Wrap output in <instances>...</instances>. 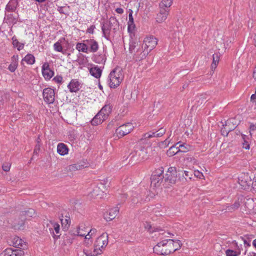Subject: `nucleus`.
Masks as SVG:
<instances>
[{
    "label": "nucleus",
    "instance_id": "34",
    "mask_svg": "<svg viewBox=\"0 0 256 256\" xmlns=\"http://www.w3.org/2000/svg\"><path fill=\"white\" fill-rule=\"evenodd\" d=\"M134 44H135V43H134V44L132 43V44H130V48H129V50H130V52L132 54L134 53V58L136 59V60H138L136 59L135 54H137L138 53L136 52H137V50H138V54L137 55V56H139L140 53L142 52V50H139V49L137 48L136 50H135V48H136V46H135Z\"/></svg>",
    "mask_w": 256,
    "mask_h": 256
},
{
    "label": "nucleus",
    "instance_id": "36",
    "mask_svg": "<svg viewBox=\"0 0 256 256\" xmlns=\"http://www.w3.org/2000/svg\"><path fill=\"white\" fill-rule=\"evenodd\" d=\"M240 202L239 200L236 201L234 203L230 206H228L226 210L228 212H232L237 210L240 206Z\"/></svg>",
    "mask_w": 256,
    "mask_h": 256
},
{
    "label": "nucleus",
    "instance_id": "59",
    "mask_svg": "<svg viewBox=\"0 0 256 256\" xmlns=\"http://www.w3.org/2000/svg\"><path fill=\"white\" fill-rule=\"evenodd\" d=\"M40 144H36V145L35 148H34V154H38V152L40 150Z\"/></svg>",
    "mask_w": 256,
    "mask_h": 256
},
{
    "label": "nucleus",
    "instance_id": "10",
    "mask_svg": "<svg viewBox=\"0 0 256 256\" xmlns=\"http://www.w3.org/2000/svg\"><path fill=\"white\" fill-rule=\"evenodd\" d=\"M168 249L164 250L165 254H170L176 250H178L181 247V244L179 240H167Z\"/></svg>",
    "mask_w": 256,
    "mask_h": 256
},
{
    "label": "nucleus",
    "instance_id": "15",
    "mask_svg": "<svg viewBox=\"0 0 256 256\" xmlns=\"http://www.w3.org/2000/svg\"><path fill=\"white\" fill-rule=\"evenodd\" d=\"M146 154V152L144 148H140L138 150L132 152L129 155L130 160L132 158L136 159V160H144V156L143 155Z\"/></svg>",
    "mask_w": 256,
    "mask_h": 256
},
{
    "label": "nucleus",
    "instance_id": "35",
    "mask_svg": "<svg viewBox=\"0 0 256 256\" xmlns=\"http://www.w3.org/2000/svg\"><path fill=\"white\" fill-rule=\"evenodd\" d=\"M76 49L79 52L87 53L88 48L86 44L78 42L76 45Z\"/></svg>",
    "mask_w": 256,
    "mask_h": 256
},
{
    "label": "nucleus",
    "instance_id": "33",
    "mask_svg": "<svg viewBox=\"0 0 256 256\" xmlns=\"http://www.w3.org/2000/svg\"><path fill=\"white\" fill-rule=\"evenodd\" d=\"M62 227L64 229H67L70 225V220L69 216H66L65 218H60Z\"/></svg>",
    "mask_w": 256,
    "mask_h": 256
},
{
    "label": "nucleus",
    "instance_id": "32",
    "mask_svg": "<svg viewBox=\"0 0 256 256\" xmlns=\"http://www.w3.org/2000/svg\"><path fill=\"white\" fill-rule=\"evenodd\" d=\"M24 62H26L28 64H32L35 62V58L32 54H28L22 59L21 62L22 64H23Z\"/></svg>",
    "mask_w": 256,
    "mask_h": 256
},
{
    "label": "nucleus",
    "instance_id": "47",
    "mask_svg": "<svg viewBox=\"0 0 256 256\" xmlns=\"http://www.w3.org/2000/svg\"><path fill=\"white\" fill-rule=\"evenodd\" d=\"M18 64L16 62H11V64L9 65L8 69L11 72H14L17 68Z\"/></svg>",
    "mask_w": 256,
    "mask_h": 256
},
{
    "label": "nucleus",
    "instance_id": "13",
    "mask_svg": "<svg viewBox=\"0 0 256 256\" xmlns=\"http://www.w3.org/2000/svg\"><path fill=\"white\" fill-rule=\"evenodd\" d=\"M43 98L48 104H52L54 101V92L51 88H44L42 92Z\"/></svg>",
    "mask_w": 256,
    "mask_h": 256
},
{
    "label": "nucleus",
    "instance_id": "19",
    "mask_svg": "<svg viewBox=\"0 0 256 256\" xmlns=\"http://www.w3.org/2000/svg\"><path fill=\"white\" fill-rule=\"evenodd\" d=\"M166 129L161 128L156 132H150L144 134L145 138H151L153 137H160L166 132Z\"/></svg>",
    "mask_w": 256,
    "mask_h": 256
},
{
    "label": "nucleus",
    "instance_id": "31",
    "mask_svg": "<svg viewBox=\"0 0 256 256\" xmlns=\"http://www.w3.org/2000/svg\"><path fill=\"white\" fill-rule=\"evenodd\" d=\"M173 0H162L159 4L160 8L169 10V8L172 4Z\"/></svg>",
    "mask_w": 256,
    "mask_h": 256
},
{
    "label": "nucleus",
    "instance_id": "55",
    "mask_svg": "<svg viewBox=\"0 0 256 256\" xmlns=\"http://www.w3.org/2000/svg\"><path fill=\"white\" fill-rule=\"evenodd\" d=\"M18 55H14L12 57V62H16L18 64Z\"/></svg>",
    "mask_w": 256,
    "mask_h": 256
},
{
    "label": "nucleus",
    "instance_id": "57",
    "mask_svg": "<svg viewBox=\"0 0 256 256\" xmlns=\"http://www.w3.org/2000/svg\"><path fill=\"white\" fill-rule=\"evenodd\" d=\"M170 135L168 136V138L167 139H166L164 141L162 142V145L164 144L165 145L164 147L167 146L168 145L169 143L170 142Z\"/></svg>",
    "mask_w": 256,
    "mask_h": 256
},
{
    "label": "nucleus",
    "instance_id": "26",
    "mask_svg": "<svg viewBox=\"0 0 256 256\" xmlns=\"http://www.w3.org/2000/svg\"><path fill=\"white\" fill-rule=\"evenodd\" d=\"M112 107L109 104L104 106L98 112L100 114H103L104 118H107L109 114L110 113Z\"/></svg>",
    "mask_w": 256,
    "mask_h": 256
},
{
    "label": "nucleus",
    "instance_id": "39",
    "mask_svg": "<svg viewBox=\"0 0 256 256\" xmlns=\"http://www.w3.org/2000/svg\"><path fill=\"white\" fill-rule=\"evenodd\" d=\"M206 98L202 96H201L197 98L196 102H198L197 106H201L204 104L206 102Z\"/></svg>",
    "mask_w": 256,
    "mask_h": 256
},
{
    "label": "nucleus",
    "instance_id": "12",
    "mask_svg": "<svg viewBox=\"0 0 256 256\" xmlns=\"http://www.w3.org/2000/svg\"><path fill=\"white\" fill-rule=\"evenodd\" d=\"M167 240H163L156 245L154 248V252L160 255H168L170 254H165L164 250L168 249Z\"/></svg>",
    "mask_w": 256,
    "mask_h": 256
},
{
    "label": "nucleus",
    "instance_id": "62",
    "mask_svg": "<svg viewBox=\"0 0 256 256\" xmlns=\"http://www.w3.org/2000/svg\"><path fill=\"white\" fill-rule=\"evenodd\" d=\"M88 232V233L90 236H92L96 234V230L95 228H92Z\"/></svg>",
    "mask_w": 256,
    "mask_h": 256
},
{
    "label": "nucleus",
    "instance_id": "54",
    "mask_svg": "<svg viewBox=\"0 0 256 256\" xmlns=\"http://www.w3.org/2000/svg\"><path fill=\"white\" fill-rule=\"evenodd\" d=\"M96 28V26L94 25H92L90 26V28H88L86 30V32L90 34H94V30Z\"/></svg>",
    "mask_w": 256,
    "mask_h": 256
},
{
    "label": "nucleus",
    "instance_id": "11",
    "mask_svg": "<svg viewBox=\"0 0 256 256\" xmlns=\"http://www.w3.org/2000/svg\"><path fill=\"white\" fill-rule=\"evenodd\" d=\"M48 228L49 232L52 234L53 238L54 239H58L60 236V225L54 222H50L46 226V228ZM48 231V230L46 229Z\"/></svg>",
    "mask_w": 256,
    "mask_h": 256
},
{
    "label": "nucleus",
    "instance_id": "9",
    "mask_svg": "<svg viewBox=\"0 0 256 256\" xmlns=\"http://www.w3.org/2000/svg\"><path fill=\"white\" fill-rule=\"evenodd\" d=\"M35 214V211L32 208H28L26 210L20 212V216L22 217V220L19 222H16L15 226L20 228L22 226L24 225L26 220L34 216Z\"/></svg>",
    "mask_w": 256,
    "mask_h": 256
},
{
    "label": "nucleus",
    "instance_id": "25",
    "mask_svg": "<svg viewBox=\"0 0 256 256\" xmlns=\"http://www.w3.org/2000/svg\"><path fill=\"white\" fill-rule=\"evenodd\" d=\"M86 166H84V164H73L70 165L66 168V169L68 172H73L78 170H82Z\"/></svg>",
    "mask_w": 256,
    "mask_h": 256
},
{
    "label": "nucleus",
    "instance_id": "63",
    "mask_svg": "<svg viewBox=\"0 0 256 256\" xmlns=\"http://www.w3.org/2000/svg\"><path fill=\"white\" fill-rule=\"evenodd\" d=\"M194 175L198 178H200L201 176H202V173L200 172L199 171H195Z\"/></svg>",
    "mask_w": 256,
    "mask_h": 256
},
{
    "label": "nucleus",
    "instance_id": "58",
    "mask_svg": "<svg viewBox=\"0 0 256 256\" xmlns=\"http://www.w3.org/2000/svg\"><path fill=\"white\" fill-rule=\"evenodd\" d=\"M256 130V124H251L250 126V134L252 136L251 132L254 131Z\"/></svg>",
    "mask_w": 256,
    "mask_h": 256
},
{
    "label": "nucleus",
    "instance_id": "18",
    "mask_svg": "<svg viewBox=\"0 0 256 256\" xmlns=\"http://www.w3.org/2000/svg\"><path fill=\"white\" fill-rule=\"evenodd\" d=\"M169 14V10L160 8V12L156 17V21L158 23H162L166 20Z\"/></svg>",
    "mask_w": 256,
    "mask_h": 256
},
{
    "label": "nucleus",
    "instance_id": "51",
    "mask_svg": "<svg viewBox=\"0 0 256 256\" xmlns=\"http://www.w3.org/2000/svg\"><path fill=\"white\" fill-rule=\"evenodd\" d=\"M135 28V24L134 22H128V32H132Z\"/></svg>",
    "mask_w": 256,
    "mask_h": 256
},
{
    "label": "nucleus",
    "instance_id": "23",
    "mask_svg": "<svg viewBox=\"0 0 256 256\" xmlns=\"http://www.w3.org/2000/svg\"><path fill=\"white\" fill-rule=\"evenodd\" d=\"M80 83L76 80H72L68 87L70 92H76L80 90Z\"/></svg>",
    "mask_w": 256,
    "mask_h": 256
},
{
    "label": "nucleus",
    "instance_id": "27",
    "mask_svg": "<svg viewBox=\"0 0 256 256\" xmlns=\"http://www.w3.org/2000/svg\"><path fill=\"white\" fill-rule=\"evenodd\" d=\"M91 75L96 78H99L101 76L102 70L98 66L91 68L89 70Z\"/></svg>",
    "mask_w": 256,
    "mask_h": 256
},
{
    "label": "nucleus",
    "instance_id": "6",
    "mask_svg": "<svg viewBox=\"0 0 256 256\" xmlns=\"http://www.w3.org/2000/svg\"><path fill=\"white\" fill-rule=\"evenodd\" d=\"M108 244V234L106 232L102 234L96 240L94 244V252H100V250H102L101 248L106 247Z\"/></svg>",
    "mask_w": 256,
    "mask_h": 256
},
{
    "label": "nucleus",
    "instance_id": "50",
    "mask_svg": "<svg viewBox=\"0 0 256 256\" xmlns=\"http://www.w3.org/2000/svg\"><path fill=\"white\" fill-rule=\"evenodd\" d=\"M21 220H22V217L20 216V213L18 218H16L13 222V226L15 229L20 230L24 226H22L20 227V228H18L16 226H15V224H16V222H20Z\"/></svg>",
    "mask_w": 256,
    "mask_h": 256
},
{
    "label": "nucleus",
    "instance_id": "53",
    "mask_svg": "<svg viewBox=\"0 0 256 256\" xmlns=\"http://www.w3.org/2000/svg\"><path fill=\"white\" fill-rule=\"evenodd\" d=\"M132 10H130V12L128 14V22H134V18L132 17Z\"/></svg>",
    "mask_w": 256,
    "mask_h": 256
},
{
    "label": "nucleus",
    "instance_id": "4",
    "mask_svg": "<svg viewBox=\"0 0 256 256\" xmlns=\"http://www.w3.org/2000/svg\"><path fill=\"white\" fill-rule=\"evenodd\" d=\"M164 168H160L154 171L151 176V182L155 186H159L162 182H164V177L163 175Z\"/></svg>",
    "mask_w": 256,
    "mask_h": 256
},
{
    "label": "nucleus",
    "instance_id": "56",
    "mask_svg": "<svg viewBox=\"0 0 256 256\" xmlns=\"http://www.w3.org/2000/svg\"><path fill=\"white\" fill-rule=\"evenodd\" d=\"M54 80L57 83H60L62 80V78L61 76H56L54 78Z\"/></svg>",
    "mask_w": 256,
    "mask_h": 256
},
{
    "label": "nucleus",
    "instance_id": "38",
    "mask_svg": "<svg viewBox=\"0 0 256 256\" xmlns=\"http://www.w3.org/2000/svg\"><path fill=\"white\" fill-rule=\"evenodd\" d=\"M16 9V6L13 2H10L6 6V10L8 12H14Z\"/></svg>",
    "mask_w": 256,
    "mask_h": 256
},
{
    "label": "nucleus",
    "instance_id": "37",
    "mask_svg": "<svg viewBox=\"0 0 256 256\" xmlns=\"http://www.w3.org/2000/svg\"><path fill=\"white\" fill-rule=\"evenodd\" d=\"M12 40L14 46L16 47L18 50H20L23 49L24 47V44L20 42L17 39L14 38V37Z\"/></svg>",
    "mask_w": 256,
    "mask_h": 256
},
{
    "label": "nucleus",
    "instance_id": "61",
    "mask_svg": "<svg viewBox=\"0 0 256 256\" xmlns=\"http://www.w3.org/2000/svg\"><path fill=\"white\" fill-rule=\"evenodd\" d=\"M2 170L5 172H8L10 170V165L8 164H4L2 166Z\"/></svg>",
    "mask_w": 256,
    "mask_h": 256
},
{
    "label": "nucleus",
    "instance_id": "52",
    "mask_svg": "<svg viewBox=\"0 0 256 256\" xmlns=\"http://www.w3.org/2000/svg\"><path fill=\"white\" fill-rule=\"evenodd\" d=\"M218 62H219V56H218V54H213L212 63H214V64H218Z\"/></svg>",
    "mask_w": 256,
    "mask_h": 256
},
{
    "label": "nucleus",
    "instance_id": "46",
    "mask_svg": "<svg viewBox=\"0 0 256 256\" xmlns=\"http://www.w3.org/2000/svg\"><path fill=\"white\" fill-rule=\"evenodd\" d=\"M226 256H238L240 252L238 254L236 252L228 249L226 251Z\"/></svg>",
    "mask_w": 256,
    "mask_h": 256
},
{
    "label": "nucleus",
    "instance_id": "45",
    "mask_svg": "<svg viewBox=\"0 0 256 256\" xmlns=\"http://www.w3.org/2000/svg\"><path fill=\"white\" fill-rule=\"evenodd\" d=\"M102 252V250H100V252L96 250V252H94V251L93 253H92V252H90L88 250H84V253L86 254V256H97L98 254H101Z\"/></svg>",
    "mask_w": 256,
    "mask_h": 256
},
{
    "label": "nucleus",
    "instance_id": "30",
    "mask_svg": "<svg viewBox=\"0 0 256 256\" xmlns=\"http://www.w3.org/2000/svg\"><path fill=\"white\" fill-rule=\"evenodd\" d=\"M106 23H108L109 26L114 31L118 28V22L114 17H110Z\"/></svg>",
    "mask_w": 256,
    "mask_h": 256
},
{
    "label": "nucleus",
    "instance_id": "22",
    "mask_svg": "<svg viewBox=\"0 0 256 256\" xmlns=\"http://www.w3.org/2000/svg\"><path fill=\"white\" fill-rule=\"evenodd\" d=\"M68 148L66 144L64 143H60L58 144L57 152L61 156L68 154Z\"/></svg>",
    "mask_w": 256,
    "mask_h": 256
},
{
    "label": "nucleus",
    "instance_id": "29",
    "mask_svg": "<svg viewBox=\"0 0 256 256\" xmlns=\"http://www.w3.org/2000/svg\"><path fill=\"white\" fill-rule=\"evenodd\" d=\"M88 44L90 46V52H96L98 49V44L96 41L94 39L87 40Z\"/></svg>",
    "mask_w": 256,
    "mask_h": 256
},
{
    "label": "nucleus",
    "instance_id": "17",
    "mask_svg": "<svg viewBox=\"0 0 256 256\" xmlns=\"http://www.w3.org/2000/svg\"><path fill=\"white\" fill-rule=\"evenodd\" d=\"M42 73L45 79L50 80L54 74V72L52 70L49 64L48 63H44L42 66Z\"/></svg>",
    "mask_w": 256,
    "mask_h": 256
},
{
    "label": "nucleus",
    "instance_id": "20",
    "mask_svg": "<svg viewBox=\"0 0 256 256\" xmlns=\"http://www.w3.org/2000/svg\"><path fill=\"white\" fill-rule=\"evenodd\" d=\"M13 245L14 247L18 248L22 250L26 247V242L19 237H14V238Z\"/></svg>",
    "mask_w": 256,
    "mask_h": 256
},
{
    "label": "nucleus",
    "instance_id": "48",
    "mask_svg": "<svg viewBox=\"0 0 256 256\" xmlns=\"http://www.w3.org/2000/svg\"><path fill=\"white\" fill-rule=\"evenodd\" d=\"M87 232V231H85L83 229L80 228V227H78L77 228L76 234L78 236H84Z\"/></svg>",
    "mask_w": 256,
    "mask_h": 256
},
{
    "label": "nucleus",
    "instance_id": "49",
    "mask_svg": "<svg viewBox=\"0 0 256 256\" xmlns=\"http://www.w3.org/2000/svg\"><path fill=\"white\" fill-rule=\"evenodd\" d=\"M13 249L12 248H6L2 253L3 256H12Z\"/></svg>",
    "mask_w": 256,
    "mask_h": 256
},
{
    "label": "nucleus",
    "instance_id": "14",
    "mask_svg": "<svg viewBox=\"0 0 256 256\" xmlns=\"http://www.w3.org/2000/svg\"><path fill=\"white\" fill-rule=\"evenodd\" d=\"M234 118H230L226 122L225 125H223L224 128L221 129L222 134L224 136H227L229 132L233 130L236 128V124L232 126Z\"/></svg>",
    "mask_w": 256,
    "mask_h": 256
},
{
    "label": "nucleus",
    "instance_id": "41",
    "mask_svg": "<svg viewBox=\"0 0 256 256\" xmlns=\"http://www.w3.org/2000/svg\"><path fill=\"white\" fill-rule=\"evenodd\" d=\"M179 176L182 175L183 176H184L185 178L186 179L188 178V179H191V176H192V172H190L188 171H178Z\"/></svg>",
    "mask_w": 256,
    "mask_h": 256
},
{
    "label": "nucleus",
    "instance_id": "5",
    "mask_svg": "<svg viewBox=\"0 0 256 256\" xmlns=\"http://www.w3.org/2000/svg\"><path fill=\"white\" fill-rule=\"evenodd\" d=\"M107 187L106 184L103 182L100 184L96 186H95L92 190L90 192V197L96 198H101L106 194V190Z\"/></svg>",
    "mask_w": 256,
    "mask_h": 256
},
{
    "label": "nucleus",
    "instance_id": "43",
    "mask_svg": "<svg viewBox=\"0 0 256 256\" xmlns=\"http://www.w3.org/2000/svg\"><path fill=\"white\" fill-rule=\"evenodd\" d=\"M179 147V149H180V152H186L189 150L190 146L188 145L185 146L184 144H180L178 146Z\"/></svg>",
    "mask_w": 256,
    "mask_h": 256
},
{
    "label": "nucleus",
    "instance_id": "21",
    "mask_svg": "<svg viewBox=\"0 0 256 256\" xmlns=\"http://www.w3.org/2000/svg\"><path fill=\"white\" fill-rule=\"evenodd\" d=\"M106 119V118H104L103 114L98 112L92 120L91 124L93 126H97L102 123V122Z\"/></svg>",
    "mask_w": 256,
    "mask_h": 256
},
{
    "label": "nucleus",
    "instance_id": "7",
    "mask_svg": "<svg viewBox=\"0 0 256 256\" xmlns=\"http://www.w3.org/2000/svg\"><path fill=\"white\" fill-rule=\"evenodd\" d=\"M164 177V183L166 185L174 184L177 178L176 168L175 167H170L168 168Z\"/></svg>",
    "mask_w": 256,
    "mask_h": 256
},
{
    "label": "nucleus",
    "instance_id": "60",
    "mask_svg": "<svg viewBox=\"0 0 256 256\" xmlns=\"http://www.w3.org/2000/svg\"><path fill=\"white\" fill-rule=\"evenodd\" d=\"M252 188L256 191V176L253 178Z\"/></svg>",
    "mask_w": 256,
    "mask_h": 256
},
{
    "label": "nucleus",
    "instance_id": "8",
    "mask_svg": "<svg viewBox=\"0 0 256 256\" xmlns=\"http://www.w3.org/2000/svg\"><path fill=\"white\" fill-rule=\"evenodd\" d=\"M134 128L132 123H126L119 126L116 130V134L118 138H122L130 133Z\"/></svg>",
    "mask_w": 256,
    "mask_h": 256
},
{
    "label": "nucleus",
    "instance_id": "44",
    "mask_svg": "<svg viewBox=\"0 0 256 256\" xmlns=\"http://www.w3.org/2000/svg\"><path fill=\"white\" fill-rule=\"evenodd\" d=\"M54 50L58 52H62V46L61 44L58 42H56L54 45Z\"/></svg>",
    "mask_w": 256,
    "mask_h": 256
},
{
    "label": "nucleus",
    "instance_id": "2",
    "mask_svg": "<svg viewBox=\"0 0 256 256\" xmlns=\"http://www.w3.org/2000/svg\"><path fill=\"white\" fill-rule=\"evenodd\" d=\"M108 82L111 88H116L118 86L122 80V74L118 69L112 70L108 76Z\"/></svg>",
    "mask_w": 256,
    "mask_h": 256
},
{
    "label": "nucleus",
    "instance_id": "3",
    "mask_svg": "<svg viewBox=\"0 0 256 256\" xmlns=\"http://www.w3.org/2000/svg\"><path fill=\"white\" fill-rule=\"evenodd\" d=\"M252 176L248 173H242L238 178V182L241 188L244 190H248L252 188Z\"/></svg>",
    "mask_w": 256,
    "mask_h": 256
},
{
    "label": "nucleus",
    "instance_id": "1",
    "mask_svg": "<svg viewBox=\"0 0 256 256\" xmlns=\"http://www.w3.org/2000/svg\"><path fill=\"white\" fill-rule=\"evenodd\" d=\"M158 39L152 36H147L144 38L142 45V52L140 53V56H137L138 54H135L137 60H140L144 58L158 44ZM138 50L136 52L138 53Z\"/></svg>",
    "mask_w": 256,
    "mask_h": 256
},
{
    "label": "nucleus",
    "instance_id": "42",
    "mask_svg": "<svg viewBox=\"0 0 256 256\" xmlns=\"http://www.w3.org/2000/svg\"><path fill=\"white\" fill-rule=\"evenodd\" d=\"M242 138L243 139L242 148L246 150H249L250 144L246 140L247 136L246 135L242 134Z\"/></svg>",
    "mask_w": 256,
    "mask_h": 256
},
{
    "label": "nucleus",
    "instance_id": "64",
    "mask_svg": "<svg viewBox=\"0 0 256 256\" xmlns=\"http://www.w3.org/2000/svg\"><path fill=\"white\" fill-rule=\"evenodd\" d=\"M116 11L119 14H122L124 12L123 9L120 8H116Z\"/></svg>",
    "mask_w": 256,
    "mask_h": 256
},
{
    "label": "nucleus",
    "instance_id": "40",
    "mask_svg": "<svg viewBox=\"0 0 256 256\" xmlns=\"http://www.w3.org/2000/svg\"><path fill=\"white\" fill-rule=\"evenodd\" d=\"M244 202L245 206L248 210H251L252 208H253L254 202L252 199H246V200L245 198H244Z\"/></svg>",
    "mask_w": 256,
    "mask_h": 256
},
{
    "label": "nucleus",
    "instance_id": "24",
    "mask_svg": "<svg viewBox=\"0 0 256 256\" xmlns=\"http://www.w3.org/2000/svg\"><path fill=\"white\" fill-rule=\"evenodd\" d=\"M180 142H177L175 145L172 146L166 152V154L168 156H172L178 154L180 152V149H179V147H178V144H179Z\"/></svg>",
    "mask_w": 256,
    "mask_h": 256
},
{
    "label": "nucleus",
    "instance_id": "16",
    "mask_svg": "<svg viewBox=\"0 0 256 256\" xmlns=\"http://www.w3.org/2000/svg\"><path fill=\"white\" fill-rule=\"evenodd\" d=\"M118 212L119 208L118 207H114L110 208L104 214V218L106 221H110L116 216Z\"/></svg>",
    "mask_w": 256,
    "mask_h": 256
},
{
    "label": "nucleus",
    "instance_id": "28",
    "mask_svg": "<svg viewBox=\"0 0 256 256\" xmlns=\"http://www.w3.org/2000/svg\"><path fill=\"white\" fill-rule=\"evenodd\" d=\"M102 29L103 36L107 40H108L110 36V30L112 28L109 26L108 23L105 22L103 24Z\"/></svg>",
    "mask_w": 256,
    "mask_h": 256
}]
</instances>
